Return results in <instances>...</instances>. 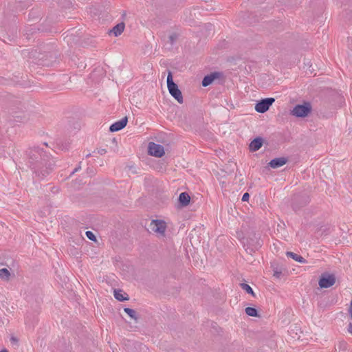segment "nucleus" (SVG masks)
Wrapping results in <instances>:
<instances>
[{
	"mask_svg": "<svg viewBox=\"0 0 352 352\" xmlns=\"http://www.w3.org/2000/svg\"><path fill=\"white\" fill-rule=\"evenodd\" d=\"M81 169V166L80 165H79L78 167H76L70 174V175H74L75 173H76L77 171H78L79 170Z\"/></svg>",
	"mask_w": 352,
	"mask_h": 352,
	"instance_id": "nucleus-27",
	"label": "nucleus"
},
{
	"mask_svg": "<svg viewBox=\"0 0 352 352\" xmlns=\"http://www.w3.org/2000/svg\"><path fill=\"white\" fill-rule=\"evenodd\" d=\"M286 255L289 257H291L294 261L300 263H307V261L300 255H298L294 252H287Z\"/></svg>",
	"mask_w": 352,
	"mask_h": 352,
	"instance_id": "nucleus-15",
	"label": "nucleus"
},
{
	"mask_svg": "<svg viewBox=\"0 0 352 352\" xmlns=\"http://www.w3.org/2000/svg\"><path fill=\"white\" fill-rule=\"evenodd\" d=\"M149 229L151 232L164 236L166 229V222L163 220H152L149 225Z\"/></svg>",
	"mask_w": 352,
	"mask_h": 352,
	"instance_id": "nucleus-4",
	"label": "nucleus"
},
{
	"mask_svg": "<svg viewBox=\"0 0 352 352\" xmlns=\"http://www.w3.org/2000/svg\"><path fill=\"white\" fill-rule=\"evenodd\" d=\"M221 76V73L214 72L208 75L204 76L202 80L201 85L203 87H207L212 83V82L216 79Z\"/></svg>",
	"mask_w": 352,
	"mask_h": 352,
	"instance_id": "nucleus-10",
	"label": "nucleus"
},
{
	"mask_svg": "<svg viewBox=\"0 0 352 352\" xmlns=\"http://www.w3.org/2000/svg\"><path fill=\"white\" fill-rule=\"evenodd\" d=\"M263 144V139L261 137L254 138L250 144L249 148L251 151H258Z\"/></svg>",
	"mask_w": 352,
	"mask_h": 352,
	"instance_id": "nucleus-12",
	"label": "nucleus"
},
{
	"mask_svg": "<svg viewBox=\"0 0 352 352\" xmlns=\"http://www.w3.org/2000/svg\"><path fill=\"white\" fill-rule=\"evenodd\" d=\"M90 155H91V154H90V153H89V154H87V155H86V157H90Z\"/></svg>",
	"mask_w": 352,
	"mask_h": 352,
	"instance_id": "nucleus-35",
	"label": "nucleus"
},
{
	"mask_svg": "<svg viewBox=\"0 0 352 352\" xmlns=\"http://www.w3.org/2000/svg\"><path fill=\"white\" fill-rule=\"evenodd\" d=\"M287 161L288 160L287 157H277L272 160L268 164L272 168H278L285 165L287 162Z\"/></svg>",
	"mask_w": 352,
	"mask_h": 352,
	"instance_id": "nucleus-11",
	"label": "nucleus"
},
{
	"mask_svg": "<svg viewBox=\"0 0 352 352\" xmlns=\"http://www.w3.org/2000/svg\"><path fill=\"white\" fill-rule=\"evenodd\" d=\"M114 297L116 300L121 302L129 299L128 295L125 293L122 294V290H114Z\"/></svg>",
	"mask_w": 352,
	"mask_h": 352,
	"instance_id": "nucleus-16",
	"label": "nucleus"
},
{
	"mask_svg": "<svg viewBox=\"0 0 352 352\" xmlns=\"http://www.w3.org/2000/svg\"><path fill=\"white\" fill-rule=\"evenodd\" d=\"M127 122H128V118L126 116H125L124 118H122L120 120H118V121L114 122L113 124H112L109 127V131L111 132H116V131H120L126 126Z\"/></svg>",
	"mask_w": 352,
	"mask_h": 352,
	"instance_id": "nucleus-9",
	"label": "nucleus"
},
{
	"mask_svg": "<svg viewBox=\"0 0 352 352\" xmlns=\"http://www.w3.org/2000/svg\"><path fill=\"white\" fill-rule=\"evenodd\" d=\"M98 153L100 154V155H104L107 153V150L104 149V148H100L98 150Z\"/></svg>",
	"mask_w": 352,
	"mask_h": 352,
	"instance_id": "nucleus-26",
	"label": "nucleus"
},
{
	"mask_svg": "<svg viewBox=\"0 0 352 352\" xmlns=\"http://www.w3.org/2000/svg\"><path fill=\"white\" fill-rule=\"evenodd\" d=\"M341 347H343V349H345L346 348V343L345 342L341 343Z\"/></svg>",
	"mask_w": 352,
	"mask_h": 352,
	"instance_id": "nucleus-31",
	"label": "nucleus"
},
{
	"mask_svg": "<svg viewBox=\"0 0 352 352\" xmlns=\"http://www.w3.org/2000/svg\"><path fill=\"white\" fill-rule=\"evenodd\" d=\"M10 276V272L6 268L0 270V278L5 280H8Z\"/></svg>",
	"mask_w": 352,
	"mask_h": 352,
	"instance_id": "nucleus-20",
	"label": "nucleus"
},
{
	"mask_svg": "<svg viewBox=\"0 0 352 352\" xmlns=\"http://www.w3.org/2000/svg\"><path fill=\"white\" fill-rule=\"evenodd\" d=\"M0 352H8V351L6 349H2Z\"/></svg>",
	"mask_w": 352,
	"mask_h": 352,
	"instance_id": "nucleus-34",
	"label": "nucleus"
},
{
	"mask_svg": "<svg viewBox=\"0 0 352 352\" xmlns=\"http://www.w3.org/2000/svg\"><path fill=\"white\" fill-rule=\"evenodd\" d=\"M177 39V34L175 33H173L168 36V41L171 45H173L176 41Z\"/></svg>",
	"mask_w": 352,
	"mask_h": 352,
	"instance_id": "nucleus-22",
	"label": "nucleus"
},
{
	"mask_svg": "<svg viewBox=\"0 0 352 352\" xmlns=\"http://www.w3.org/2000/svg\"><path fill=\"white\" fill-rule=\"evenodd\" d=\"M275 99L274 98H266L259 100L255 105V110L258 113L266 112L270 107L274 103Z\"/></svg>",
	"mask_w": 352,
	"mask_h": 352,
	"instance_id": "nucleus-6",
	"label": "nucleus"
},
{
	"mask_svg": "<svg viewBox=\"0 0 352 352\" xmlns=\"http://www.w3.org/2000/svg\"><path fill=\"white\" fill-rule=\"evenodd\" d=\"M11 114L14 120L16 122H25L30 119L29 113L24 111H16V108H12Z\"/></svg>",
	"mask_w": 352,
	"mask_h": 352,
	"instance_id": "nucleus-8",
	"label": "nucleus"
},
{
	"mask_svg": "<svg viewBox=\"0 0 352 352\" xmlns=\"http://www.w3.org/2000/svg\"><path fill=\"white\" fill-rule=\"evenodd\" d=\"M124 311L131 318L134 319L135 320H138V316L136 311L131 308L126 307L124 309Z\"/></svg>",
	"mask_w": 352,
	"mask_h": 352,
	"instance_id": "nucleus-18",
	"label": "nucleus"
},
{
	"mask_svg": "<svg viewBox=\"0 0 352 352\" xmlns=\"http://www.w3.org/2000/svg\"><path fill=\"white\" fill-rule=\"evenodd\" d=\"M256 243H257V245H255V247L254 248V249H257L258 246H261V245L259 244L258 241H257Z\"/></svg>",
	"mask_w": 352,
	"mask_h": 352,
	"instance_id": "nucleus-32",
	"label": "nucleus"
},
{
	"mask_svg": "<svg viewBox=\"0 0 352 352\" xmlns=\"http://www.w3.org/2000/svg\"><path fill=\"white\" fill-rule=\"evenodd\" d=\"M245 311L247 315L253 317H258L259 314L257 309L254 307H246Z\"/></svg>",
	"mask_w": 352,
	"mask_h": 352,
	"instance_id": "nucleus-17",
	"label": "nucleus"
},
{
	"mask_svg": "<svg viewBox=\"0 0 352 352\" xmlns=\"http://www.w3.org/2000/svg\"><path fill=\"white\" fill-rule=\"evenodd\" d=\"M349 313L350 317L352 319V300H351V302H350V307H349Z\"/></svg>",
	"mask_w": 352,
	"mask_h": 352,
	"instance_id": "nucleus-28",
	"label": "nucleus"
},
{
	"mask_svg": "<svg viewBox=\"0 0 352 352\" xmlns=\"http://www.w3.org/2000/svg\"><path fill=\"white\" fill-rule=\"evenodd\" d=\"M178 200L181 207H186L190 203V197L188 192H183L179 195Z\"/></svg>",
	"mask_w": 352,
	"mask_h": 352,
	"instance_id": "nucleus-13",
	"label": "nucleus"
},
{
	"mask_svg": "<svg viewBox=\"0 0 352 352\" xmlns=\"http://www.w3.org/2000/svg\"><path fill=\"white\" fill-rule=\"evenodd\" d=\"M348 331L351 333H352V323L350 322L348 327Z\"/></svg>",
	"mask_w": 352,
	"mask_h": 352,
	"instance_id": "nucleus-29",
	"label": "nucleus"
},
{
	"mask_svg": "<svg viewBox=\"0 0 352 352\" xmlns=\"http://www.w3.org/2000/svg\"><path fill=\"white\" fill-rule=\"evenodd\" d=\"M240 286H241V287L243 289H244V290H245L248 294H249L252 295V296H254V297L255 296V294H254V292L253 289H252V287H251L249 285H248V284H246V283H241V284H240Z\"/></svg>",
	"mask_w": 352,
	"mask_h": 352,
	"instance_id": "nucleus-19",
	"label": "nucleus"
},
{
	"mask_svg": "<svg viewBox=\"0 0 352 352\" xmlns=\"http://www.w3.org/2000/svg\"><path fill=\"white\" fill-rule=\"evenodd\" d=\"M26 155L28 164L36 176L44 178L52 172L54 164L43 148L38 146L30 148Z\"/></svg>",
	"mask_w": 352,
	"mask_h": 352,
	"instance_id": "nucleus-1",
	"label": "nucleus"
},
{
	"mask_svg": "<svg viewBox=\"0 0 352 352\" xmlns=\"http://www.w3.org/2000/svg\"><path fill=\"white\" fill-rule=\"evenodd\" d=\"M249 198H250V195H249V193L245 192V193H244V194L243 195V197H242L241 200H242L243 201H248Z\"/></svg>",
	"mask_w": 352,
	"mask_h": 352,
	"instance_id": "nucleus-25",
	"label": "nucleus"
},
{
	"mask_svg": "<svg viewBox=\"0 0 352 352\" xmlns=\"http://www.w3.org/2000/svg\"><path fill=\"white\" fill-rule=\"evenodd\" d=\"M148 152L152 156L161 157L164 155V146L155 142H150L148 146Z\"/></svg>",
	"mask_w": 352,
	"mask_h": 352,
	"instance_id": "nucleus-7",
	"label": "nucleus"
},
{
	"mask_svg": "<svg viewBox=\"0 0 352 352\" xmlns=\"http://www.w3.org/2000/svg\"><path fill=\"white\" fill-rule=\"evenodd\" d=\"M311 105L309 102H304L302 104H296L291 111V114L297 118H305L311 113Z\"/></svg>",
	"mask_w": 352,
	"mask_h": 352,
	"instance_id": "nucleus-3",
	"label": "nucleus"
},
{
	"mask_svg": "<svg viewBox=\"0 0 352 352\" xmlns=\"http://www.w3.org/2000/svg\"><path fill=\"white\" fill-rule=\"evenodd\" d=\"M282 274V272L281 271H278V270H274V276L277 278H280V276Z\"/></svg>",
	"mask_w": 352,
	"mask_h": 352,
	"instance_id": "nucleus-23",
	"label": "nucleus"
},
{
	"mask_svg": "<svg viewBox=\"0 0 352 352\" xmlns=\"http://www.w3.org/2000/svg\"><path fill=\"white\" fill-rule=\"evenodd\" d=\"M303 203L300 206H304L307 205L309 202V197L308 196H305L302 197Z\"/></svg>",
	"mask_w": 352,
	"mask_h": 352,
	"instance_id": "nucleus-24",
	"label": "nucleus"
},
{
	"mask_svg": "<svg viewBox=\"0 0 352 352\" xmlns=\"http://www.w3.org/2000/svg\"><path fill=\"white\" fill-rule=\"evenodd\" d=\"M85 234L89 240L93 241H96V237L91 231H87L85 232Z\"/></svg>",
	"mask_w": 352,
	"mask_h": 352,
	"instance_id": "nucleus-21",
	"label": "nucleus"
},
{
	"mask_svg": "<svg viewBox=\"0 0 352 352\" xmlns=\"http://www.w3.org/2000/svg\"><path fill=\"white\" fill-rule=\"evenodd\" d=\"M112 141H113V142H116V138H113V139L112 140Z\"/></svg>",
	"mask_w": 352,
	"mask_h": 352,
	"instance_id": "nucleus-36",
	"label": "nucleus"
},
{
	"mask_svg": "<svg viewBox=\"0 0 352 352\" xmlns=\"http://www.w3.org/2000/svg\"><path fill=\"white\" fill-rule=\"evenodd\" d=\"M124 28V23L122 22L120 23L112 28V30L110 31V33H113L115 36H118L123 32Z\"/></svg>",
	"mask_w": 352,
	"mask_h": 352,
	"instance_id": "nucleus-14",
	"label": "nucleus"
},
{
	"mask_svg": "<svg viewBox=\"0 0 352 352\" xmlns=\"http://www.w3.org/2000/svg\"><path fill=\"white\" fill-rule=\"evenodd\" d=\"M293 207L295 210H296L298 208L295 204H294Z\"/></svg>",
	"mask_w": 352,
	"mask_h": 352,
	"instance_id": "nucleus-33",
	"label": "nucleus"
},
{
	"mask_svg": "<svg viewBox=\"0 0 352 352\" xmlns=\"http://www.w3.org/2000/svg\"><path fill=\"white\" fill-rule=\"evenodd\" d=\"M336 280L334 274L325 273L321 275L318 284L321 288H329L335 284Z\"/></svg>",
	"mask_w": 352,
	"mask_h": 352,
	"instance_id": "nucleus-5",
	"label": "nucleus"
},
{
	"mask_svg": "<svg viewBox=\"0 0 352 352\" xmlns=\"http://www.w3.org/2000/svg\"><path fill=\"white\" fill-rule=\"evenodd\" d=\"M167 87L170 94L179 103L184 102L182 91L179 90L178 85L173 81V74L168 71L167 76Z\"/></svg>",
	"mask_w": 352,
	"mask_h": 352,
	"instance_id": "nucleus-2",
	"label": "nucleus"
},
{
	"mask_svg": "<svg viewBox=\"0 0 352 352\" xmlns=\"http://www.w3.org/2000/svg\"><path fill=\"white\" fill-rule=\"evenodd\" d=\"M11 342H18V340L17 338H16L15 337H12L11 339H10Z\"/></svg>",
	"mask_w": 352,
	"mask_h": 352,
	"instance_id": "nucleus-30",
	"label": "nucleus"
}]
</instances>
